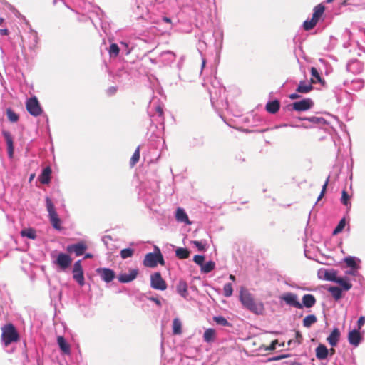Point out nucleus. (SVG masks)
Masks as SVG:
<instances>
[{
  "mask_svg": "<svg viewBox=\"0 0 365 365\" xmlns=\"http://www.w3.org/2000/svg\"><path fill=\"white\" fill-rule=\"evenodd\" d=\"M240 301L244 307L256 314H262L264 311V305L262 303H257L248 290L241 288L240 291Z\"/></svg>",
  "mask_w": 365,
  "mask_h": 365,
  "instance_id": "obj_1",
  "label": "nucleus"
},
{
  "mask_svg": "<svg viewBox=\"0 0 365 365\" xmlns=\"http://www.w3.org/2000/svg\"><path fill=\"white\" fill-rule=\"evenodd\" d=\"M1 341L4 348L9 347L13 343H16L19 340V334L14 326L9 323L1 327Z\"/></svg>",
  "mask_w": 365,
  "mask_h": 365,
  "instance_id": "obj_2",
  "label": "nucleus"
},
{
  "mask_svg": "<svg viewBox=\"0 0 365 365\" xmlns=\"http://www.w3.org/2000/svg\"><path fill=\"white\" fill-rule=\"evenodd\" d=\"M158 264L164 265L163 256L158 247L154 246V252L146 254L143 260V264L147 267H155Z\"/></svg>",
  "mask_w": 365,
  "mask_h": 365,
  "instance_id": "obj_3",
  "label": "nucleus"
},
{
  "mask_svg": "<svg viewBox=\"0 0 365 365\" xmlns=\"http://www.w3.org/2000/svg\"><path fill=\"white\" fill-rule=\"evenodd\" d=\"M159 188L158 183L156 181H147L140 185V196L145 202H149L151 197L158 192Z\"/></svg>",
  "mask_w": 365,
  "mask_h": 365,
  "instance_id": "obj_4",
  "label": "nucleus"
},
{
  "mask_svg": "<svg viewBox=\"0 0 365 365\" xmlns=\"http://www.w3.org/2000/svg\"><path fill=\"white\" fill-rule=\"evenodd\" d=\"M46 207L53 227L57 230H61V220L58 216L51 199L48 196L46 197Z\"/></svg>",
  "mask_w": 365,
  "mask_h": 365,
  "instance_id": "obj_5",
  "label": "nucleus"
},
{
  "mask_svg": "<svg viewBox=\"0 0 365 365\" xmlns=\"http://www.w3.org/2000/svg\"><path fill=\"white\" fill-rule=\"evenodd\" d=\"M26 110L33 116H38L42 113L41 107L36 97L29 98L26 103Z\"/></svg>",
  "mask_w": 365,
  "mask_h": 365,
  "instance_id": "obj_6",
  "label": "nucleus"
},
{
  "mask_svg": "<svg viewBox=\"0 0 365 365\" xmlns=\"http://www.w3.org/2000/svg\"><path fill=\"white\" fill-rule=\"evenodd\" d=\"M280 299L284 301L287 305L297 308L302 309L303 305L298 300L297 295L292 292H285L280 296Z\"/></svg>",
  "mask_w": 365,
  "mask_h": 365,
  "instance_id": "obj_7",
  "label": "nucleus"
},
{
  "mask_svg": "<svg viewBox=\"0 0 365 365\" xmlns=\"http://www.w3.org/2000/svg\"><path fill=\"white\" fill-rule=\"evenodd\" d=\"M72 272L73 279L80 286H83L85 284V279L81 259L74 263Z\"/></svg>",
  "mask_w": 365,
  "mask_h": 365,
  "instance_id": "obj_8",
  "label": "nucleus"
},
{
  "mask_svg": "<svg viewBox=\"0 0 365 365\" xmlns=\"http://www.w3.org/2000/svg\"><path fill=\"white\" fill-rule=\"evenodd\" d=\"M150 287L157 290L164 291L167 288L165 281L162 278L160 272H155L150 276Z\"/></svg>",
  "mask_w": 365,
  "mask_h": 365,
  "instance_id": "obj_9",
  "label": "nucleus"
},
{
  "mask_svg": "<svg viewBox=\"0 0 365 365\" xmlns=\"http://www.w3.org/2000/svg\"><path fill=\"white\" fill-rule=\"evenodd\" d=\"M175 58L176 56L173 51H165L155 58V61H158L163 66H168L175 61Z\"/></svg>",
  "mask_w": 365,
  "mask_h": 365,
  "instance_id": "obj_10",
  "label": "nucleus"
},
{
  "mask_svg": "<svg viewBox=\"0 0 365 365\" xmlns=\"http://www.w3.org/2000/svg\"><path fill=\"white\" fill-rule=\"evenodd\" d=\"M314 102L311 98H304L302 101L294 102L292 104V109L296 111H306L312 108Z\"/></svg>",
  "mask_w": 365,
  "mask_h": 365,
  "instance_id": "obj_11",
  "label": "nucleus"
},
{
  "mask_svg": "<svg viewBox=\"0 0 365 365\" xmlns=\"http://www.w3.org/2000/svg\"><path fill=\"white\" fill-rule=\"evenodd\" d=\"M86 244L81 241L76 244H71L67 246L66 250L69 253H75L76 256H81L87 250Z\"/></svg>",
  "mask_w": 365,
  "mask_h": 365,
  "instance_id": "obj_12",
  "label": "nucleus"
},
{
  "mask_svg": "<svg viewBox=\"0 0 365 365\" xmlns=\"http://www.w3.org/2000/svg\"><path fill=\"white\" fill-rule=\"evenodd\" d=\"M96 272L101 277V279L106 283L112 282L115 277L114 271L109 268H98Z\"/></svg>",
  "mask_w": 365,
  "mask_h": 365,
  "instance_id": "obj_13",
  "label": "nucleus"
},
{
  "mask_svg": "<svg viewBox=\"0 0 365 365\" xmlns=\"http://www.w3.org/2000/svg\"><path fill=\"white\" fill-rule=\"evenodd\" d=\"M72 259L71 257L65 253H59L53 262L56 264L58 265L61 269L65 270L71 264Z\"/></svg>",
  "mask_w": 365,
  "mask_h": 365,
  "instance_id": "obj_14",
  "label": "nucleus"
},
{
  "mask_svg": "<svg viewBox=\"0 0 365 365\" xmlns=\"http://www.w3.org/2000/svg\"><path fill=\"white\" fill-rule=\"evenodd\" d=\"M364 69L363 63L357 59H351L346 63V70L348 72L354 74H359Z\"/></svg>",
  "mask_w": 365,
  "mask_h": 365,
  "instance_id": "obj_15",
  "label": "nucleus"
},
{
  "mask_svg": "<svg viewBox=\"0 0 365 365\" xmlns=\"http://www.w3.org/2000/svg\"><path fill=\"white\" fill-rule=\"evenodd\" d=\"M2 135L4 138L6 146H7V153L8 157L10 159H12L14 157V139L10 132L7 130H2Z\"/></svg>",
  "mask_w": 365,
  "mask_h": 365,
  "instance_id": "obj_16",
  "label": "nucleus"
},
{
  "mask_svg": "<svg viewBox=\"0 0 365 365\" xmlns=\"http://www.w3.org/2000/svg\"><path fill=\"white\" fill-rule=\"evenodd\" d=\"M345 87L352 91H358L361 90L364 86V82L361 78H354L351 81L346 80L344 83Z\"/></svg>",
  "mask_w": 365,
  "mask_h": 365,
  "instance_id": "obj_17",
  "label": "nucleus"
},
{
  "mask_svg": "<svg viewBox=\"0 0 365 365\" xmlns=\"http://www.w3.org/2000/svg\"><path fill=\"white\" fill-rule=\"evenodd\" d=\"M318 274L320 278L334 282H336L338 277L336 272L334 269H320Z\"/></svg>",
  "mask_w": 365,
  "mask_h": 365,
  "instance_id": "obj_18",
  "label": "nucleus"
},
{
  "mask_svg": "<svg viewBox=\"0 0 365 365\" xmlns=\"http://www.w3.org/2000/svg\"><path fill=\"white\" fill-rule=\"evenodd\" d=\"M138 275V269H134L130 271L129 273H121L119 274L118 279L120 283H128L134 280Z\"/></svg>",
  "mask_w": 365,
  "mask_h": 365,
  "instance_id": "obj_19",
  "label": "nucleus"
},
{
  "mask_svg": "<svg viewBox=\"0 0 365 365\" xmlns=\"http://www.w3.org/2000/svg\"><path fill=\"white\" fill-rule=\"evenodd\" d=\"M348 340L350 344L358 346L361 341V336L359 331L356 329L350 331L348 335Z\"/></svg>",
  "mask_w": 365,
  "mask_h": 365,
  "instance_id": "obj_20",
  "label": "nucleus"
},
{
  "mask_svg": "<svg viewBox=\"0 0 365 365\" xmlns=\"http://www.w3.org/2000/svg\"><path fill=\"white\" fill-rule=\"evenodd\" d=\"M225 91V88L224 87L220 86L218 88H216L213 86V88L209 89V93L210 96V101L212 105H214L215 101L218 100V98L221 96L222 93H224Z\"/></svg>",
  "mask_w": 365,
  "mask_h": 365,
  "instance_id": "obj_21",
  "label": "nucleus"
},
{
  "mask_svg": "<svg viewBox=\"0 0 365 365\" xmlns=\"http://www.w3.org/2000/svg\"><path fill=\"white\" fill-rule=\"evenodd\" d=\"M302 302L301 305H303V307L306 308H312L316 304V298L313 294H306L302 297Z\"/></svg>",
  "mask_w": 365,
  "mask_h": 365,
  "instance_id": "obj_22",
  "label": "nucleus"
},
{
  "mask_svg": "<svg viewBox=\"0 0 365 365\" xmlns=\"http://www.w3.org/2000/svg\"><path fill=\"white\" fill-rule=\"evenodd\" d=\"M340 331L338 328H334L329 336L327 337V341L331 346H336L339 340Z\"/></svg>",
  "mask_w": 365,
  "mask_h": 365,
  "instance_id": "obj_23",
  "label": "nucleus"
},
{
  "mask_svg": "<svg viewBox=\"0 0 365 365\" xmlns=\"http://www.w3.org/2000/svg\"><path fill=\"white\" fill-rule=\"evenodd\" d=\"M51 168L49 166L43 168L41 174L39 175L38 179L42 184H48L51 181Z\"/></svg>",
  "mask_w": 365,
  "mask_h": 365,
  "instance_id": "obj_24",
  "label": "nucleus"
},
{
  "mask_svg": "<svg viewBox=\"0 0 365 365\" xmlns=\"http://www.w3.org/2000/svg\"><path fill=\"white\" fill-rule=\"evenodd\" d=\"M57 343H58V345L60 349L61 350V351L63 354H71L70 345L67 343V341H66V339H64L63 336H58L57 337Z\"/></svg>",
  "mask_w": 365,
  "mask_h": 365,
  "instance_id": "obj_25",
  "label": "nucleus"
},
{
  "mask_svg": "<svg viewBox=\"0 0 365 365\" xmlns=\"http://www.w3.org/2000/svg\"><path fill=\"white\" fill-rule=\"evenodd\" d=\"M177 292L184 299H187L188 297L187 284L183 281L180 280L176 287Z\"/></svg>",
  "mask_w": 365,
  "mask_h": 365,
  "instance_id": "obj_26",
  "label": "nucleus"
},
{
  "mask_svg": "<svg viewBox=\"0 0 365 365\" xmlns=\"http://www.w3.org/2000/svg\"><path fill=\"white\" fill-rule=\"evenodd\" d=\"M216 331L212 328L206 329L203 334V340L206 343H212L215 340Z\"/></svg>",
  "mask_w": 365,
  "mask_h": 365,
  "instance_id": "obj_27",
  "label": "nucleus"
},
{
  "mask_svg": "<svg viewBox=\"0 0 365 365\" xmlns=\"http://www.w3.org/2000/svg\"><path fill=\"white\" fill-rule=\"evenodd\" d=\"M301 120H306L312 123V125H322L327 123V121L322 117L319 116H310L305 118H300Z\"/></svg>",
  "mask_w": 365,
  "mask_h": 365,
  "instance_id": "obj_28",
  "label": "nucleus"
},
{
  "mask_svg": "<svg viewBox=\"0 0 365 365\" xmlns=\"http://www.w3.org/2000/svg\"><path fill=\"white\" fill-rule=\"evenodd\" d=\"M329 351L327 348L323 345L319 344L316 348V357L319 360L326 359L328 356Z\"/></svg>",
  "mask_w": 365,
  "mask_h": 365,
  "instance_id": "obj_29",
  "label": "nucleus"
},
{
  "mask_svg": "<svg viewBox=\"0 0 365 365\" xmlns=\"http://www.w3.org/2000/svg\"><path fill=\"white\" fill-rule=\"evenodd\" d=\"M176 220L180 222H184L190 225V222L189 221L188 216L185 211L180 207H178L176 210L175 214Z\"/></svg>",
  "mask_w": 365,
  "mask_h": 365,
  "instance_id": "obj_30",
  "label": "nucleus"
},
{
  "mask_svg": "<svg viewBox=\"0 0 365 365\" xmlns=\"http://www.w3.org/2000/svg\"><path fill=\"white\" fill-rule=\"evenodd\" d=\"M344 261L346 263V264L347 265V267H349L350 268L359 269V267H360L359 265L358 264V263H360L361 260L356 257H353V256L346 257L344 258Z\"/></svg>",
  "mask_w": 365,
  "mask_h": 365,
  "instance_id": "obj_31",
  "label": "nucleus"
},
{
  "mask_svg": "<svg viewBox=\"0 0 365 365\" xmlns=\"http://www.w3.org/2000/svg\"><path fill=\"white\" fill-rule=\"evenodd\" d=\"M280 108V103L278 100H274L272 101L267 102L266 105V110L268 113L274 114L276 113Z\"/></svg>",
  "mask_w": 365,
  "mask_h": 365,
  "instance_id": "obj_32",
  "label": "nucleus"
},
{
  "mask_svg": "<svg viewBox=\"0 0 365 365\" xmlns=\"http://www.w3.org/2000/svg\"><path fill=\"white\" fill-rule=\"evenodd\" d=\"M313 89L312 83H307L305 81H300L296 91L301 93H308Z\"/></svg>",
  "mask_w": 365,
  "mask_h": 365,
  "instance_id": "obj_33",
  "label": "nucleus"
},
{
  "mask_svg": "<svg viewBox=\"0 0 365 365\" xmlns=\"http://www.w3.org/2000/svg\"><path fill=\"white\" fill-rule=\"evenodd\" d=\"M328 292L336 301L339 300L342 297V289L338 287L331 286L328 288Z\"/></svg>",
  "mask_w": 365,
  "mask_h": 365,
  "instance_id": "obj_34",
  "label": "nucleus"
},
{
  "mask_svg": "<svg viewBox=\"0 0 365 365\" xmlns=\"http://www.w3.org/2000/svg\"><path fill=\"white\" fill-rule=\"evenodd\" d=\"M21 237L29 239L35 240L37 237L36 230L33 228L24 229L20 232Z\"/></svg>",
  "mask_w": 365,
  "mask_h": 365,
  "instance_id": "obj_35",
  "label": "nucleus"
},
{
  "mask_svg": "<svg viewBox=\"0 0 365 365\" xmlns=\"http://www.w3.org/2000/svg\"><path fill=\"white\" fill-rule=\"evenodd\" d=\"M325 7L323 4H320L316 6L314 8V12L312 18L314 19L317 21H319L322 15L323 14L324 11Z\"/></svg>",
  "mask_w": 365,
  "mask_h": 365,
  "instance_id": "obj_36",
  "label": "nucleus"
},
{
  "mask_svg": "<svg viewBox=\"0 0 365 365\" xmlns=\"http://www.w3.org/2000/svg\"><path fill=\"white\" fill-rule=\"evenodd\" d=\"M173 332L174 334H180L182 333V322L178 317L173 321Z\"/></svg>",
  "mask_w": 365,
  "mask_h": 365,
  "instance_id": "obj_37",
  "label": "nucleus"
},
{
  "mask_svg": "<svg viewBox=\"0 0 365 365\" xmlns=\"http://www.w3.org/2000/svg\"><path fill=\"white\" fill-rule=\"evenodd\" d=\"M175 255L179 259H184L189 257L190 252L187 248L178 247L175 250Z\"/></svg>",
  "mask_w": 365,
  "mask_h": 365,
  "instance_id": "obj_38",
  "label": "nucleus"
},
{
  "mask_svg": "<svg viewBox=\"0 0 365 365\" xmlns=\"http://www.w3.org/2000/svg\"><path fill=\"white\" fill-rule=\"evenodd\" d=\"M317 319L314 314H309L305 317L303 319V326L304 327H310L312 324L317 322Z\"/></svg>",
  "mask_w": 365,
  "mask_h": 365,
  "instance_id": "obj_39",
  "label": "nucleus"
},
{
  "mask_svg": "<svg viewBox=\"0 0 365 365\" xmlns=\"http://www.w3.org/2000/svg\"><path fill=\"white\" fill-rule=\"evenodd\" d=\"M335 282L340 284L345 291H348L352 287V284L343 277H337Z\"/></svg>",
  "mask_w": 365,
  "mask_h": 365,
  "instance_id": "obj_40",
  "label": "nucleus"
},
{
  "mask_svg": "<svg viewBox=\"0 0 365 365\" xmlns=\"http://www.w3.org/2000/svg\"><path fill=\"white\" fill-rule=\"evenodd\" d=\"M213 320L218 325L231 327V324L223 316H215Z\"/></svg>",
  "mask_w": 365,
  "mask_h": 365,
  "instance_id": "obj_41",
  "label": "nucleus"
},
{
  "mask_svg": "<svg viewBox=\"0 0 365 365\" xmlns=\"http://www.w3.org/2000/svg\"><path fill=\"white\" fill-rule=\"evenodd\" d=\"M215 267V263L213 261H209L201 267V272L203 273H209L212 272Z\"/></svg>",
  "mask_w": 365,
  "mask_h": 365,
  "instance_id": "obj_42",
  "label": "nucleus"
},
{
  "mask_svg": "<svg viewBox=\"0 0 365 365\" xmlns=\"http://www.w3.org/2000/svg\"><path fill=\"white\" fill-rule=\"evenodd\" d=\"M345 226H346V219L344 217L339 222L338 225L333 230V232H332L333 235H336L339 233L341 232L342 230L344 229Z\"/></svg>",
  "mask_w": 365,
  "mask_h": 365,
  "instance_id": "obj_43",
  "label": "nucleus"
},
{
  "mask_svg": "<svg viewBox=\"0 0 365 365\" xmlns=\"http://www.w3.org/2000/svg\"><path fill=\"white\" fill-rule=\"evenodd\" d=\"M312 83H316L322 81V78L317 69L314 67L311 68Z\"/></svg>",
  "mask_w": 365,
  "mask_h": 365,
  "instance_id": "obj_44",
  "label": "nucleus"
},
{
  "mask_svg": "<svg viewBox=\"0 0 365 365\" xmlns=\"http://www.w3.org/2000/svg\"><path fill=\"white\" fill-rule=\"evenodd\" d=\"M120 50V47L116 43H111L108 49L110 56L116 57L118 55Z\"/></svg>",
  "mask_w": 365,
  "mask_h": 365,
  "instance_id": "obj_45",
  "label": "nucleus"
},
{
  "mask_svg": "<svg viewBox=\"0 0 365 365\" xmlns=\"http://www.w3.org/2000/svg\"><path fill=\"white\" fill-rule=\"evenodd\" d=\"M233 288L231 283H226L223 287V294L226 297H230L232 295Z\"/></svg>",
  "mask_w": 365,
  "mask_h": 365,
  "instance_id": "obj_46",
  "label": "nucleus"
},
{
  "mask_svg": "<svg viewBox=\"0 0 365 365\" xmlns=\"http://www.w3.org/2000/svg\"><path fill=\"white\" fill-rule=\"evenodd\" d=\"M317 23V21L314 19L312 18L311 20H306L304 22L303 27L306 31H309L313 29L316 26Z\"/></svg>",
  "mask_w": 365,
  "mask_h": 365,
  "instance_id": "obj_47",
  "label": "nucleus"
},
{
  "mask_svg": "<svg viewBox=\"0 0 365 365\" xmlns=\"http://www.w3.org/2000/svg\"><path fill=\"white\" fill-rule=\"evenodd\" d=\"M134 253V250L131 248L123 249L120 251V257L122 259H127L131 257Z\"/></svg>",
  "mask_w": 365,
  "mask_h": 365,
  "instance_id": "obj_48",
  "label": "nucleus"
},
{
  "mask_svg": "<svg viewBox=\"0 0 365 365\" xmlns=\"http://www.w3.org/2000/svg\"><path fill=\"white\" fill-rule=\"evenodd\" d=\"M6 115L8 119L12 123L16 122L19 119L18 115L15 113L11 109H7Z\"/></svg>",
  "mask_w": 365,
  "mask_h": 365,
  "instance_id": "obj_49",
  "label": "nucleus"
},
{
  "mask_svg": "<svg viewBox=\"0 0 365 365\" xmlns=\"http://www.w3.org/2000/svg\"><path fill=\"white\" fill-rule=\"evenodd\" d=\"M140 158V150L139 148H138L134 153L133 154L131 159H130V165L133 166L136 164V163L139 160Z\"/></svg>",
  "mask_w": 365,
  "mask_h": 365,
  "instance_id": "obj_50",
  "label": "nucleus"
},
{
  "mask_svg": "<svg viewBox=\"0 0 365 365\" xmlns=\"http://www.w3.org/2000/svg\"><path fill=\"white\" fill-rule=\"evenodd\" d=\"M205 257L203 255H195L193 258V261L195 263H196L197 265L202 267V266L204 264Z\"/></svg>",
  "mask_w": 365,
  "mask_h": 365,
  "instance_id": "obj_51",
  "label": "nucleus"
},
{
  "mask_svg": "<svg viewBox=\"0 0 365 365\" xmlns=\"http://www.w3.org/2000/svg\"><path fill=\"white\" fill-rule=\"evenodd\" d=\"M349 196L346 190L342 191L341 202L343 205L347 206L349 204Z\"/></svg>",
  "mask_w": 365,
  "mask_h": 365,
  "instance_id": "obj_52",
  "label": "nucleus"
},
{
  "mask_svg": "<svg viewBox=\"0 0 365 365\" xmlns=\"http://www.w3.org/2000/svg\"><path fill=\"white\" fill-rule=\"evenodd\" d=\"M122 53L124 55H128L130 53V50L128 48V44L125 42H120Z\"/></svg>",
  "mask_w": 365,
  "mask_h": 365,
  "instance_id": "obj_53",
  "label": "nucleus"
},
{
  "mask_svg": "<svg viewBox=\"0 0 365 365\" xmlns=\"http://www.w3.org/2000/svg\"><path fill=\"white\" fill-rule=\"evenodd\" d=\"M358 270L359 269L350 268L349 270L346 271V274L354 277H360L361 275L359 274Z\"/></svg>",
  "mask_w": 365,
  "mask_h": 365,
  "instance_id": "obj_54",
  "label": "nucleus"
},
{
  "mask_svg": "<svg viewBox=\"0 0 365 365\" xmlns=\"http://www.w3.org/2000/svg\"><path fill=\"white\" fill-rule=\"evenodd\" d=\"M192 243L198 249L199 251H204L205 250V245L200 241H193Z\"/></svg>",
  "mask_w": 365,
  "mask_h": 365,
  "instance_id": "obj_55",
  "label": "nucleus"
},
{
  "mask_svg": "<svg viewBox=\"0 0 365 365\" xmlns=\"http://www.w3.org/2000/svg\"><path fill=\"white\" fill-rule=\"evenodd\" d=\"M155 113L158 114V117L161 118L162 120H163V110L160 106H158L155 107Z\"/></svg>",
  "mask_w": 365,
  "mask_h": 365,
  "instance_id": "obj_56",
  "label": "nucleus"
},
{
  "mask_svg": "<svg viewBox=\"0 0 365 365\" xmlns=\"http://www.w3.org/2000/svg\"><path fill=\"white\" fill-rule=\"evenodd\" d=\"M328 182H329V178H327L325 183L324 184L323 187H322V192L319 195V196L317 198V201H319L321 200V198L323 197L324 194V192L326 190V187H327V185L328 184Z\"/></svg>",
  "mask_w": 365,
  "mask_h": 365,
  "instance_id": "obj_57",
  "label": "nucleus"
},
{
  "mask_svg": "<svg viewBox=\"0 0 365 365\" xmlns=\"http://www.w3.org/2000/svg\"><path fill=\"white\" fill-rule=\"evenodd\" d=\"M365 324V317L361 316L357 322L358 329H361V327Z\"/></svg>",
  "mask_w": 365,
  "mask_h": 365,
  "instance_id": "obj_58",
  "label": "nucleus"
},
{
  "mask_svg": "<svg viewBox=\"0 0 365 365\" xmlns=\"http://www.w3.org/2000/svg\"><path fill=\"white\" fill-rule=\"evenodd\" d=\"M148 299H149V300L155 302L158 307H160L162 306L161 302L158 297H149Z\"/></svg>",
  "mask_w": 365,
  "mask_h": 365,
  "instance_id": "obj_59",
  "label": "nucleus"
},
{
  "mask_svg": "<svg viewBox=\"0 0 365 365\" xmlns=\"http://www.w3.org/2000/svg\"><path fill=\"white\" fill-rule=\"evenodd\" d=\"M287 357V355H279L269 359V361H279Z\"/></svg>",
  "mask_w": 365,
  "mask_h": 365,
  "instance_id": "obj_60",
  "label": "nucleus"
},
{
  "mask_svg": "<svg viewBox=\"0 0 365 365\" xmlns=\"http://www.w3.org/2000/svg\"><path fill=\"white\" fill-rule=\"evenodd\" d=\"M116 91L117 88L115 87L111 86L108 89L107 92L109 95H113L116 92Z\"/></svg>",
  "mask_w": 365,
  "mask_h": 365,
  "instance_id": "obj_61",
  "label": "nucleus"
},
{
  "mask_svg": "<svg viewBox=\"0 0 365 365\" xmlns=\"http://www.w3.org/2000/svg\"><path fill=\"white\" fill-rule=\"evenodd\" d=\"M277 340H274V341H273L271 343V344H270V346H269V350H272H272H274V349H276V345H277Z\"/></svg>",
  "mask_w": 365,
  "mask_h": 365,
  "instance_id": "obj_62",
  "label": "nucleus"
},
{
  "mask_svg": "<svg viewBox=\"0 0 365 365\" xmlns=\"http://www.w3.org/2000/svg\"><path fill=\"white\" fill-rule=\"evenodd\" d=\"M9 34V30L7 29H0V35L7 36Z\"/></svg>",
  "mask_w": 365,
  "mask_h": 365,
  "instance_id": "obj_63",
  "label": "nucleus"
},
{
  "mask_svg": "<svg viewBox=\"0 0 365 365\" xmlns=\"http://www.w3.org/2000/svg\"><path fill=\"white\" fill-rule=\"evenodd\" d=\"M204 47H206V43L205 41L200 39L198 43V48H203Z\"/></svg>",
  "mask_w": 365,
  "mask_h": 365,
  "instance_id": "obj_64",
  "label": "nucleus"
}]
</instances>
